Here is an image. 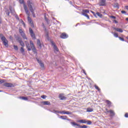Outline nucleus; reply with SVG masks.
Listing matches in <instances>:
<instances>
[{"label": "nucleus", "mask_w": 128, "mask_h": 128, "mask_svg": "<svg viewBox=\"0 0 128 128\" xmlns=\"http://www.w3.org/2000/svg\"><path fill=\"white\" fill-rule=\"evenodd\" d=\"M10 39L12 40V36H10Z\"/></svg>", "instance_id": "nucleus-54"}, {"label": "nucleus", "mask_w": 128, "mask_h": 128, "mask_svg": "<svg viewBox=\"0 0 128 128\" xmlns=\"http://www.w3.org/2000/svg\"><path fill=\"white\" fill-rule=\"evenodd\" d=\"M126 20L128 21V18H126Z\"/></svg>", "instance_id": "nucleus-56"}, {"label": "nucleus", "mask_w": 128, "mask_h": 128, "mask_svg": "<svg viewBox=\"0 0 128 128\" xmlns=\"http://www.w3.org/2000/svg\"><path fill=\"white\" fill-rule=\"evenodd\" d=\"M82 12H84L86 14H86H88V12H90V10H82Z\"/></svg>", "instance_id": "nucleus-25"}, {"label": "nucleus", "mask_w": 128, "mask_h": 128, "mask_svg": "<svg viewBox=\"0 0 128 128\" xmlns=\"http://www.w3.org/2000/svg\"><path fill=\"white\" fill-rule=\"evenodd\" d=\"M14 50H18V46L14 45Z\"/></svg>", "instance_id": "nucleus-32"}, {"label": "nucleus", "mask_w": 128, "mask_h": 128, "mask_svg": "<svg viewBox=\"0 0 128 128\" xmlns=\"http://www.w3.org/2000/svg\"><path fill=\"white\" fill-rule=\"evenodd\" d=\"M59 98L61 100H66V96H64V94H59Z\"/></svg>", "instance_id": "nucleus-6"}, {"label": "nucleus", "mask_w": 128, "mask_h": 128, "mask_svg": "<svg viewBox=\"0 0 128 128\" xmlns=\"http://www.w3.org/2000/svg\"><path fill=\"white\" fill-rule=\"evenodd\" d=\"M21 24H24V21L22 20V21H21Z\"/></svg>", "instance_id": "nucleus-48"}, {"label": "nucleus", "mask_w": 128, "mask_h": 128, "mask_svg": "<svg viewBox=\"0 0 128 128\" xmlns=\"http://www.w3.org/2000/svg\"><path fill=\"white\" fill-rule=\"evenodd\" d=\"M68 34L66 33H62L60 36L61 38H68Z\"/></svg>", "instance_id": "nucleus-9"}, {"label": "nucleus", "mask_w": 128, "mask_h": 128, "mask_svg": "<svg viewBox=\"0 0 128 128\" xmlns=\"http://www.w3.org/2000/svg\"><path fill=\"white\" fill-rule=\"evenodd\" d=\"M24 10L26 12V14H27V16H28V22H30V24H32V18H30V12H28V6H26V5L25 4H24Z\"/></svg>", "instance_id": "nucleus-4"}, {"label": "nucleus", "mask_w": 128, "mask_h": 128, "mask_svg": "<svg viewBox=\"0 0 128 128\" xmlns=\"http://www.w3.org/2000/svg\"><path fill=\"white\" fill-rule=\"evenodd\" d=\"M51 44L52 46H54L55 52H58V48L56 46V44H54L53 41H51Z\"/></svg>", "instance_id": "nucleus-5"}, {"label": "nucleus", "mask_w": 128, "mask_h": 128, "mask_svg": "<svg viewBox=\"0 0 128 128\" xmlns=\"http://www.w3.org/2000/svg\"><path fill=\"white\" fill-rule=\"evenodd\" d=\"M109 112H110L112 116H114V112L112 110H110Z\"/></svg>", "instance_id": "nucleus-28"}, {"label": "nucleus", "mask_w": 128, "mask_h": 128, "mask_svg": "<svg viewBox=\"0 0 128 128\" xmlns=\"http://www.w3.org/2000/svg\"><path fill=\"white\" fill-rule=\"evenodd\" d=\"M29 30L30 34H34V31L32 30V28H30Z\"/></svg>", "instance_id": "nucleus-33"}, {"label": "nucleus", "mask_w": 128, "mask_h": 128, "mask_svg": "<svg viewBox=\"0 0 128 128\" xmlns=\"http://www.w3.org/2000/svg\"><path fill=\"white\" fill-rule=\"evenodd\" d=\"M114 30H116V32H124L122 29L119 28H114Z\"/></svg>", "instance_id": "nucleus-16"}, {"label": "nucleus", "mask_w": 128, "mask_h": 128, "mask_svg": "<svg viewBox=\"0 0 128 128\" xmlns=\"http://www.w3.org/2000/svg\"><path fill=\"white\" fill-rule=\"evenodd\" d=\"M20 51L22 54H24V47L20 48Z\"/></svg>", "instance_id": "nucleus-26"}, {"label": "nucleus", "mask_w": 128, "mask_h": 128, "mask_svg": "<svg viewBox=\"0 0 128 128\" xmlns=\"http://www.w3.org/2000/svg\"><path fill=\"white\" fill-rule=\"evenodd\" d=\"M42 98H46V96L42 95L41 96Z\"/></svg>", "instance_id": "nucleus-38"}, {"label": "nucleus", "mask_w": 128, "mask_h": 128, "mask_svg": "<svg viewBox=\"0 0 128 128\" xmlns=\"http://www.w3.org/2000/svg\"><path fill=\"white\" fill-rule=\"evenodd\" d=\"M114 8H118V4H114Z\"/></svg>", "instance_id": "nucleus-40"}, {"label": "nucleus", "mask_w": 128, "mask_h": 128, "mask_svg": "<svg viewBox=\"0 0 128 128\" xmlns=\"http://www.w3.org/2000/svg\"><path fill=\"white\" fill-rule=\"evenodd\" d=\"M11 14H14V10H12L10 8Z\"/></svg>", "instance_id": "nucleus-41"}, {"label": "nucleus", "mask_w": 128, "mask_h": 128, "mask_svg": "<svg viewBox=\"0 0 128 128\" xmlns=\"http://www.w3.org/2000/svg\"><path fill=\"white\" fill-rule=\"evenodd\" d=\"M20 34L24 40H28V38L26 36V34H24V32L21 33Z\"/></svg>", "instance_id": "nucleus-17"}, {"label": "nucleus", "mask_w": 128, "mask_h": 128, "mask_svg": "<svg viewBox=\"0 0 128 128\" xmlns=\"http://www.w3.org/2000/svg\"><path fill=\"white\" fill-rule=\"evenodd\" d=\"M84 72L85 74H86V72L84 71Z\"/></svg>", "instance_id": "nucleus-57"}, {"label": "nucleus", "mask_w": 128, "mask_h": 128, "mask_svg": "<svg viewBox=\"0 0 128 128\" xmlns=\"http://www.w3.org/2000/svg\"><path fill=\"white\" fill-rule=\"evenodd\" d=\"M23 26H24V28H26V24L24 23V24H23Z\"/></svg>", "instance_id": "nucleus-52"}, {"label": "nucleus", "mask_w": 128, "mask_h": 128, "mask_svg": "<svg viewBox=\"0 0 128 128\" xmlns=\"http://www.w3.org/2000/svg\"><path fill=\"white\" fill-rule=\"evenodd\" d=\"M30 36L32 38H33V40H36V35L34 34V33L31 34Z\"/></svg>", "instance_id": "nucleus-23"}, {"label": "nucleus", "mask_w": 128, "mask_h": 128, "mask_svg": "<svg viewBox=\"0 0 128 128\" xmlns=\"http://www.w3.org/2000/svg\"><path fill=\"white\" fill-rule=\"evenodd\" d=\"M18 42H19L21 46H22V48H24V42H22V38H18Z\"/></svg>", "instance_id": "nucleus-8"}, {"label": "nucleus", "mask_w": 128, "mask_h": 128, "mask_svg": "<svg viewBox=\"0 0 128 128\" xmlns=\"http://www.w3.org/2000/svg\"><path fill=\"white\" fill-rule=\"evenodd\" d=\"M86 122H87L88 124H92V122L90 120H88Z\"/></svg>", "instance_id": "nucleus-36"}, {"label": "nucleus", "mask_w": 128, "mask_h": 128, "mask_svg": "<svg viewBox=\"0 0 128 128\" xmlns=\"http://www.w3.org/2000/svg\"><path fill=\"white\" fill-rule=\"evenodd\" d=\"M4 80H0V84H4Z\"/></svg>", "instance_id": "nucleus-44"}, {"label": "nucleus", "mask_w": 128, "mask_h": 128, "mask_svg": "<svg viewBox=\"0 0 128 128\" xmlns=\"http://www.w3.org/2000/svg\"><path fill=\"white\" fill-rule=\"evenodd\" d=\"M37 60H38V64H40L41 68H44V65L43 64L42 62V61L38 59Z\"/></svg>", "instance_id": "nucleus-14"}, {"label": "nucleus", "mask_w": 128, "mask_h": 128, "mask_svg": "<svg viewBox=\"0 0 128 128\" xmlns=\"http://www.w3.org/2000/svg\"><path fill=\"white\" fill-rule=\"evenodd\" d=\"M37 44H38V46H39V48H42V42H40V40L38 39L37 40Z\"/></svg>", "instance_id": "nucleus-10"}, {"label": "nucleus", "mask_w": 128, "mask_h": 128, "mask_svg": "<svg viewBox=\"0 0 128 128\" xmlns=\"http://www.w3.org/2000/svg\"><path fill=\"white\" fill-rule=\"evenodd\" d=\"M79 128H88V126L86 125H84L83 126H80V125Z\"/></svg>", "instance_id": "nucleus-30"}, {"label": "nucleus", "mask_w": 128, "mask_h": 128, "mask_svg": "<svg viewBox=\"0 0 128 128\" xmlns=\"http://www.w3.org/2000/svg\"><path fill=\"white\" fill-rule=\"evenodd\" d=\"M52 112H54V114H56V113L60 114V111L54 110Z\"/></svg>", "instance_id": "nucleus-37"}, {"label": "nucleus", "mask_w": 128, "mask_h": 128, "mask_svg": "<svg viewBox=\"0 0 128 128\" xmlns=\"http://www.w3.org/2000/svg\"><path fill=\"white\" fill-rule=\"evenodd\" d=\"M6 13L8 16H10V12H6Z\"/></svg>", "instance_id": "nucleus-49"}, {"label": "nucleus", "mask_w": 128, "mask_h": 128, "mask_svg": "<svg viewBox=\"0 0 128 128\" xmlns=\"http://www.w3.org/2000/svg\"><path fill=\"white\" fill-rule=\"evenodd\" d=\"M82 16H86V18H87L88 20H90V16H88V14H86L85 12H82Z\"/></svg>", "instance_id": "nucleus-18"}, {"label": "nucleus", "mask_w": 128, "mask_h": 128, "mask_svg": "<svg viewBox=\"0 0 128 128\" xmlns=\"http://www.w3.org/2000/svg\"><path fill=\"white\" fill-rule=\"evenodd\" d=\"M119 40H122V42H124V38H122V37H118Z\"/></svg>", "instance_id": "nucleus-35"}, {"label": "nucleus", "mask_w": 128, "mask_h": 128, "mask_svg": "<svg viewBox=\"0 0 128 128\" xmlns=\"http://www.w3.org/2000/svg\"><path fill=\"white\" fill-rule=\"evenodd\" d=\"M19 32L20 34H22V32H24V31L22 29H19Z\"/></svg>", "instance_id": "nucleus-43"}, {"label": "nucleus", "mask_w": 128, "mask_h": 128, "mask_svg": "<svg viewBox=\"0 0 128 128\" xmlns=\"http://www.w3.org/2000/svg\"><path fill=\"white\" fill-rule=\"evenodd\" d=\"M94 88L96 90H98V92H100V89L96 85H94Z\"/></svg>", "instance_id": "nucleus-27"}, {"label": "nucleus", "mask_w": 128, "mask_h": 128, "mask_svg": "<svg viewBox=\"0 0 128 128\" xmlns=\"http://www.w3.org/2000/svg\"><path fill=\"white\" fill-rule=\"evenodd\" d=\"M4 86H6L7 88H12L14 85L10 83H5L4 84Z\"/></svg>", "instance_id": "nucleus-11"}, {"label": "nucleus", "mask_w": 128, "mask_h": 128, "mask_svg": "<svg viewBox=\"0 0 128 128\" xmlns=\"http://www.w3.org/2000/svg\"><path fill=\"white\" fill-rule=\"evenodd\" d=\"M20 98L21 100H28V97L24 96L20 97Z\"/></svg>", "instance_id": "nucleus-21"}, {"label": "nucleus", "mask_w": 128, "mask_h": 128, "mask_svg": "<svg viewBox=\"0 0 128 128\" xmlns=\"http://www.w3.org/2000/svg\"><path fill=\"white\" fill-rule=\"evenodd\" d=\"M1 22H2V18L0 17V24H1Z\"/></svg>", "instance_id": "nucleus-53"}, {"label": "nucleus", "mask_w": 128, "mask_h": 128, "mask_svg": "<svg viewBox=\"0 0 128 128\" xmlns=\"http://www.w3.org/2000/svg\"><path fill=\"white\" fill-rule=\"evenodd\" d=\"M121 12H122V14H126V11H124V10H122Z\"/></svg>", "instance_id": "nucleus-45"}, {"label": "nucleus", "mask_w": 128, "mask_h": 128, "mask_svg": "<svg viewBox=\"0 0 128 128\" xmlns=\"http://www.w3.org/2000/svg\"><path fill=\"white\" fill-rule=\"evenodd\" d=\"M78 122H80V124H86L88 122H86V120H80L77 121Z\"/></svg>", "instance_id": "nucleus-12"}, {"label": "nucleus", "mask_w": 128, "mask_h": 128, "mask_svg": "<svg viewBox=\"0 0 128 128\" xmlns=\"http://www.w3.org/2000/svg\"><path fill=\"white\" fill-rule=\"evenodd\" d=\"M28 8L32 12V16L34 18H36V15L34 14V10H36V8H34V2L32 0H28Z\"/></svg>", "instance_id": "nucleus-1"}, {"label": "nucleus", "mask_w": 128, "mask_h": 128, "mask_svg": "<svg viewBox=\"0 0 128 128\" xmlns=\"http://www.w3.org/2000/svg\"><path fill=\"white\" fill-rule=\"evenodd\" d=\"M46 20H48L46 18Z\"/></svg>", "instance_id": "nucleus-58"}, {"label": "nucleus", "mask_w": 128, "mask_h": 128, "mask_svg": "<svg viewBox=\"0 0 128 128\" xmlns=\"http://www.w3.org/2000/svg\"><path fill=\"white\" fill-rule=\"evenodd\" d=\"M91 12L94 14V16H96V14H95L94 12L93 11H91Z\"/></svg>", "instance_id": "nucleus-39"}, {"label": "nucleus", "mask_w": 128, "mask_h": 128, "mask_svg": "<svg viewBox=\"0 0 128 128\" xmlns=\"http://www.w3.org/2000/svg\"><path fill=\"white\" fill-rule=\"evenodd\" d=\"M0 38L3 42L4 46H6V48H8V40H6V38L4 36V34H0Z\"/></svg>", "instance_id": "nucleus-3"}, {"label": "nucleus", "mask_w": 128, "mask_h": 128, "mask_svg": "<svg viewBox=\"0 0 128 128\" xmlns=\"http://www.w3.org/2000/svg\"><path fill=\"white\" fill-rule=\"evenodd\" d=\"M110 18H114V20L116 19V16H110Z\"/></svg>", "instance_id": "nucleus-42"}, {"label": "nucleus", "mask_w": 128, "mask_h": 128, "mask_svg": "<svg viewBox=\"0 0 128 128\" xmlns=\"http://www.w3.org/2000/svg\"><path fill=\"white\" fill-rule=\"evenodd\" d=\"M126 8L127 10H128V6H126Z\"/></svg>", "instance_id": "nucleus-50"}, {"label": "nucleus", "mask_w": 128, "mask_h": 128, "mask_svg": "<svg viewBox=\"0 0 128 128\" xmlns=\"http://www.w3.org/2000/svg\"><path fill=\"white\" fill-rule=\"evenodd\" d=\"M106 102L107 103V104L109 105V106L112 104V102L110 100H106Z\"/></svg>", "instance_id": "nucleus-34"}, {"label": "nucleus", "mask_w": 128, "mask_h": 128, "mask_svg": "<svg viewBox=\"0 0 128 128\" xmlns=\"http://www.w3.org/2000/svg\"><path fill=\"white\" fill-rule=\"evenodd\" d=\"M59 114H72V112L68 111H60Z\"/></svg>", "instance_id": "nucleus-7"}, {"label": "nucleus", "mask_w": 128, "mask_h": 128, "mask_svg": "<svg viewBox=\"0 0 128 128\" xmlns=\"http://www.w3.org/2000/svg\"><path fill=\"white\" fill-rule=\"evenodd\" d=\"M125 118H128V113H126L124 115Z\"/></svg>", "instance_id": "nucleus-46"}, {"label": "nucleus", "mask_w": 128, "mask_h": 128, "mask_svg": "<svg viewBox=\"0 0 128 128\" xmlns=\"http://www.w3.org/2000/svg\"><path fill=\"white\" fill-rule=\"evenodd\" d=\"M112 34H114V36L115 38H118V33L112 32Z\"/></svg>", "instance_id": "nucleus-22"}, {"label": "nucleus", "mask_w": 128, "mask_h": 128, "mask_svg": "<svg viewBox=\"0 0 128 128\" xmlns=\"http://www.w3.org/2000/svg\"><path fill=\"white\" fill-rule=\"evenodd\" d=\"M16 18H17V20H18V16H16Z\"/></svg>", "instance_id": "nucleus-55"}, {"label": "nucleus", "mask_w": 128, "mask_h": 128, "mask_svg": "<svg viewBox=\"0 0 128 128\" xmlns=\"http://www.w3.org/2000/svg\"><path fill=\"white\" fill-rule=\"evenodd\" d=\"M43 104L46 106H50V102L48 101H44L43 102Z\"/></svg>", "instance_id": "nucleus-15"}, {"label": "nucleus", "mask_w": 128, "mask_h": 128, "mask_svg": "<svg viewBox=\"0 0 128 128\" xmlns=\"http://www.w3.org/2000/svg\"><path fill=\"white\" fill-rule=\"evenodd\" d=\"M0 92H2V91H0Z\"/></svg>", "instance_id": "nucleus-59"}, {"label": "nucleus", "mask_w": 128, "mask_h": 128, "mask_svg": "<svg viewBox=\"0 0 128 128\" xmlns=\"http://www.w3.org/2000/svg\"><path fill=\"white\" fill-rule=\"evenodd\" d=\"M66 118H68L66 116H60V117L62 120H66Z\"/></svg>", "instance_id": "nucleus-29"}, {"label": "nucleus", "mask_w": 128, "mask_h": 128, "mask_svg": "<svg viewBox=\"0 0 128 128\" xmlns=\"http://www.w3.org/2000/svg\"><path fill=\"white\" fill-rule=\"evenodd\" d=\"M93 110H92V108H87L86 112H92Z\"/></svg>", "instance_id": "nucleus-20"}, {"label": "nucleus", "mask_w": 128, "mask_h": 128, "mask_svg": "<svg viewBox=\"0 0 128 128\" xmlns=\"http://www.w3.org/2000/svg\"><path fill=\"white\" fill-rule=\"evenodd\" d=\"M96 15H98V16H99V18H102V14H100L98 12H97L96 13Z\"/></svg>", "instance_id": "nucleus-24"}, {"label": "nucleus", "mask_w": 128, "mask_h": 128, "mask_svg": "<svg viewBox=\"0 0 128 128\" xmlns=\"http://www.w3.org/2000/svg\"><path fill=\"white\" fill-rule=\"evenodd\" d=\"M106 114H108V112H110V111H108V108L106 109Z\"/></svg>", "instance_id": "nucleus-47"}, {"label": "nucleus", "mask_w": 128, "mask_h": 128, "mask_svg": "<svg viewBox=\"0 0 128 128\" xmlns=\"http://www.w3.org/2000/svg\"><path fill=\"white\" fill-rule=\"evenodd\" d=\"M114 22H115L116 24H118V22L116 20H114Z\"/></svg>", "instance_id": "nucleus-51"}, {"label": "nucleus", "mask_w": 128, "mask_h": 128, "mask_svg": "<svg viewBox=\"0 0 128 128\" xmlns=\"http://www.w3.org/2000/svg\"><path fill=\"white\" fill-rule=\"evenodd\" d=\"M19 2H20V3L21 4H24V0H19Z\"/></svg>", "instance_id": "nucleus-31"}, {"label": "nucleus", "mask_w": 128, "mask_h": 128, "mask_svg": "<svg viewBox=\"0 0 128 128\" xmlns=\"http://www.w3.org/2000/svg\"><path fill=\"white\" fill-rule=\"evenodd\" d=\"M100 4L101 6H106V0H100Z\"/></svg>", "instance_id": "nucleus-13"}, {"label": "nucleus", "mask_w": 128, "mask_h": 128, "mask_svg": "<svg viewBox=\"0 0 128 128\" xmlns=\"http://www.w3.org/2000/svg\"><path fill=\"white\" fill-rule=\"evenodd\" d=\"M70 124H72V126H79L80 127V124H76L75 122H70Z\"/></svg>", "instance_id": "nucleus-19"}, {"label": "nucleus", "mask_w": 128, "mask_h": 128, "mask_svg": "<svg viewBox=\"0 0 128 128\" xmlns=\"http://www.w3.org/2000/svg\"><path fill=\"white\" fill-rule=\"evenodd\" d=\"M25 42L26 44V46L29 52L32 50H33V52H36V47H34V44L32 41H30V44H28V42Z\"/></svg>", "instance_id": "nucleus-2"}]
</instances>
